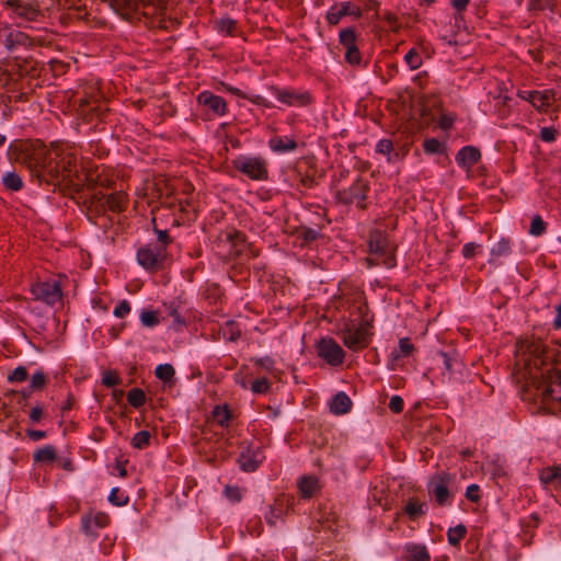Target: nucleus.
<instances>
[{
  "instance_id": "54",
  "label": "nucleus",
  "mask_w": 561,
  "mask_h": 561,
  "mask_svg": "<svg viewBox=\"0 0 561 561\" xmlns=\"http://www.w3.org/2000/svg\"><path fill=\"white\" fill-rule=\"evenodd\" d=\"M546 231V222L542 220L541 216L536 215L533 217L529 233L536 237L541 236Z\"/></svg>"
},
{
  "instance_id": "12",
  "label": "nucleus",
  "mask_w": 561,
  "mask_h": 561,
  "mask_svg": "<svg viewBox=\"0 0 561 561\" xmlns=\"http://www.w3.org/2000/svg\"><path fill=\"white\" fill-rule=\"evenodd\" d=\"M268 90L283 104L287 106L305 107L313 103L314 99L309 91H297L294 89L270 85Z\"/></svg>"
},
{
  "instance_id": "39",
  "label": "nucleus",
  "mask_w": 561,
  "mask_h": 561,
  "mask_svg": "<svg viewBox=\"0 0 561 561\" xmlns=\"http://www.w3.org/2000/svg\"><path fill=\"white\" fill-rule=\"evenodd\" d=\"M56 458V449L51 445H46L37 449L33 455L35 462H53Z\"/></svg>"
},
{
  "instance_id": "44",
  "label": "nucleus",
  "mask_w": 561,
  "mask_h": 561,
  "mask_svg": "<svg viewBox=\"0 0 561 561\" xmlns=\"http://www.w3.org/2000/svg\"><path fill=\"white\" fill-rule=\"evenodd\" d=\"M154 375L164 383L172 382L175 375V369L171 364H161L157 366Z\"/></svg>"
},
{
  "instance_id": "14",
  "label": "nucleus",
  "mask_w": 561,
  "mask_h": 561,
  "mask_svg": "<svg viewBox=\"0 0 561 561\" xmlns=\"http://www.w3.org/2000/svg\"><path fill=\"white\" fill-rule=\"evenodd\" d=\"M61 173L62 171H60L57 165V161L55 160L53 152L49 151L46 157V161L41 165L34 178L39 184L45 183L53 186H60L61 184L66 185L65 175Z\"/></svg>"
},
{
  "instance_id": "33",
  "label": "nucleus",
  "mask_w": 561,
  "mask_h": 561,
  "mask_svg": "<svg viewBox=\"0 0 561 561\" xmlns=\"http://www.w3.org/2000/svg\"><path fill=\"white\" fill-rule=\"evenodd\" d=\"M287 504L284 499H276L274 504L268 507V512L265 514V520L268 525L275 526L277 520L283 518Z\"/></svg>"
},
{
  "instance_id": "59",
  "label": "nucleus",
  "mask_w": 561,
  "mask_h": 561,
  "mask_svg": "<svg viewBox=\"0 0 561 561\" xmlns=\"http://www.w3.org/2000/svg\"><path fill=\"white\" fill-rule=\"evenodd\" d=\"M551 7V0H528V10L530 11H543Z\"/></svg>"
},
{
  "instance_id": "63",
  "label": "nucleus",
  "mask_w": 561,
  "mask_h": 561,
  "mask_svg": "<svg viewBox=\"0 0 561 561\" xmlns=\"http://www.w3.org/2000/svg\"><path fill=\"white\" fill-rule=\"evenodd\" d=\"M225 495L232 502H239L242 499V493L239 486L227 485Z\"/></svg>"
},
{
  "instance_id": "15",
  "label": "nucleus",
  "mask_w": 561,
  "mask_h": 561,
  "mask_svg": "<svg viewBox=\"0 0 561 561\" xmlns=\"http://www.w3.org/2000/svg\"><path fill=\"white\" fill-rule=\"evenodd\" d=\"M31 293L36 300L54 306L62 298L60 283L57 280L37 282L31 287Z\"/></svg>"
},
{
  "instance_id": "24",
  "label": "nucleus",
  "mask_w": 561,
  "mask_h": 561,
  "mask_svg": "<svg viewBox=\"0 0 561 561\" xmlns=\"http://www.w3.org/2000/svg\"><path fill=\"white\" fill-rule=\"evenodd\" d=\"M481 159V152L477 147L465 146L456 154V162L460 168L470 170Z\"/></svg>"
},
{
  "instance_id": "50",
  "label": "nucleus",
  "mask_w": 561,
  "mask_h": 561,
  "mask_svg": "<svg viewBox=\"0 0 561 561\" xmlns=\"http://www.w3.org/2000/svg\"><path fill=\"white\" fill-rule=\"evenodd\" d=\"M46 383H47V376L45 375L44 371L38 370L32 376L30 388H31V390H34V391H41L45 388Z\"/></svg>"
},
{
  "instance_id": "51",
  "label": "nucleus",
  "mask_w": 561,
  "mask_h": 561,
  "mask_svg": "<svg viewBox=\"0 0 561 561\" xmlns=\"http://www.w3.org/2000/svg\"><path fill=\"white\" fill-rule=\"evenodd\" d=\"M423 149L426 153L430 154L444 152L443 144L436 138L425 139L423 142Z\"/></svg>"
},
{
  "instance_id": "20",
  "label": "nucleus",
  "mask_w": 561,
  "mask_h": 561,
  "mask_svg": "<svg viewBox=\"0 0 561 561\" xmlns=\"http://www.w3.org/2000/svg\"><path fill=\"white\" fill-rule=\"evenodd\" d=\"M5 7L12 9L18 16L23 18L30 22L37 21L38 18L44 16L35 2L23 0H7Z\"/></svg>"
},
{
  "instance_id": "31",
  "label": "nucleus",
  "mask_w": 561,
  "mask_h": 561,
  "mask_svg": "<svg viewBox=\"0 0 561 561\" xmlns=\"http://www.w3.org/2000/svg\"><path fill=\"white\" fill-rule=\"evenodd\" d=\"M80 108L82 113L87 116V118L91 122L93 117H98L100 119H103L105 116V113L107 112V108L103 106L100 102H93L90 103L88 100H82L80 102Z\"/></svg>"
},
{
  "instance_id": "23",
  "label": "nucleus",
  "mask_w": 561,
  "mask_h": 561,
  "mask_svg": "<svg viewBox=\"0 0 561 561\" xmlns=\"http://www.w3.org/2000/svg\"><path fill=\"white\" fill-rule=\"evenodd\" d=\"M197 101L199 104L208 107L214 114L222 116L227 111V103L220 95H216L209 91L199 93Z\"/></svg>"
},
{
  "instance_id": "32",
  "label": "nucleus",
  "mask_w": 561,
  "mask_h": 561,
  "mask_svg": "<svg viewBox=\"0 0 561 561\" xmlns=\"http://www.w3.org/2000/svg\"><path fill=\"white\" fill-rule=\"evenodd\" d=\"M298 489L301 497L310 499L319 489V480L313 476H305L299 480Z\"/></svg>"
},
{
  "instance_id": "48",
  "label": "nucleus",
  "mask_w": 561,
  "mask_h": 561,
  "mask_svg": "<svg viewBox=\"0 0 561 561\" xmlns=\"http://www.w3.org/2000/svg\"><path fill=\"white\" fill-rule=\"evenodd\" d=\"M151 435L148 431H139L131 438V446L137 449H145L150 444Z\"/></svg>"
},
{
  "instance_id": "64",
  "label": "nucleus",
  "mask_w": 561,
  "mask_h": 561,
  "mask_svg": "<svg viewBox=\"0 0 561 561\" xmlns=\"http://www.w3.org/2000/svg\"><path fill=\"white\" fill-rule=\"evenodd\" d=\"M253 362L256 366H260L267 371H272L274 369L275 360L271 356L255 358Z\"/></svg>"
},
{
  "instance_id": "53",
  "label": "nucleus",
  "mask_w": 561,
  "mask_h": 561,
  "mask_svg": "<svg viewBox=\"0 0 561 561\" xmlns=\"http://www.w3.org/2000/svg\"><path fill=\"white\" fill-rule=\"evenodd\" d=\"M271 383L267 378L262 377L253 380L251 383V391L257 394H265L270 391Z\"/></svg>"
},
{
  "instance_id": "58",
  "label": "nucleus",
  "mask_w": 561,
  "mask_h": 561,
  "mask_svg": "<svg viewBox=\"0 0 561 561\" xmlns=\"http://www.w3.org/2000/svg\"><path fill=\"white\" fill-rule=\"evenodd\" d=\"M108 501L116 506H123L128 503V496L119 491L118 488L112 489Z\"/></svg>"
},
{
  "instance_id": "42",
  "label": "nucleus",
  "mask_w": 561,
  "mask_h": 561,
  "mask_svg": "<svg viewBox=\"0 0 561 561\" xmlns=\"http://www.w3.org/2000/svg\"><path fill=\"white\" fill-rule=\"evenodd\" d=\"M224 339L230 342H236L241 336V330L234 321H227L221 328Z\"/></svg>"
},
{
  "instance_id": "57",
  "label": "nucleus",
  "mask_w": 561,
  "mask_h": 561,
  "mask_svg": "<svg viewBox=\"0 0 561 561\" xmlns=\"http://www.w3.org/2000/svg\"><path fill=\"white\" fill-rule=\"evenodd\" d=\"M141 323L145 327H154L159 324V318L156 311L152 310H142L140 313Z\"/></svg>"
},
{
  "instance_id": "22",
  "label": "nucleus",
  "mask_w": 561,
  "mask_h": 561,
  "mask_svg": "<svg viewBox=\"0 0 561 561\" xmlns=\"http://www.w3.org/2000/svg\"><path fill=\"white\" fill-rule=\"evenodd\" d=\"M518 96L530 102L538 111H546L554 100V92L553 90L520 91Z\"/></svg>"
},
{
  "instance_id": "19",
  "label": "nucleus",
  "mask_w": 561,
  "mask_h": 561,
  "mask_svg": "<svg viewBox=\"0 0 561 561\" xmlns=\"http://www.w3.org/2000/svg\"><path fill=\"white\" fill-rule=\"evenodd\" d=\"M110 524V516L103 512L88 513L81 518V528L87 536L96 537L99 530Z\"/></svg>"
},
{
  "instance_id": "46",
  "label": "nucleus",
  "mask_w": 561,
  "mask_h": 561,
  "mask_svg": "<svg viewBox=\"0 0 561 561\" xmlns=\"http://www.w3.org/2000/svg\"><path fill=\"white\" fill-rule=\"evenodd\" d=\"M512 253L511 240L508 238H501L499 242L491 249L492 256H508Z\"/></svg>"
},
{
  "instance_id": "8",
  "label": "nucleus",
  "mask_w": 561,
  "mask_h": 561,
  "mask_svg": "<svg viewBox=\"0 0 561 561\" xmlns=\"http://www.w3.org/2000/svg\"><path fill=\"white\" fill-rule=\"evenodd\" d=\"M168 250L156 247L150 242L137 251V262L150 273H157L165 267Z\"/></svg>"
},
{
  "instance_id": "25",
  "label": "nucleus",
  "mask_w": 561,
  "mask_h": 561,
  "mask_svg": "<svg viewBox=\"0 0 561 561\" xmlns=\"http://www.w3.org/2000/svg\"><path fill=\"white\" fill-rule=\"evenodd\" d=\"M401 514L407 515L411 522H415L426 515V504L415 496L409 497L397 516Z\"/></svg>"
},
{
  "instance_id": "7",
  "label": "nucleus",
  "mask_w": 561,
  "mask_h": 561,
  "mask_svg": "<svg viewBox=\"0 0 561 561\" xmlns=\"http://www.w3.org/2000/svg\"><path fill=\"white\" fill-rule=\"evenodd\" d=\"M369 191V182L362 176H357L348 187L336 191L335 199L339 204L345 206L355 204L357 208L365 210L367 208L366 199Z\"/></svg>"
},
{
  "instance_id": "56",
  "label": "nucleus",
  "mask_w": 561,
  "mask_h": 561,
  "mask_svg": "<svg viewBox=\"0 0 561 561\" xmlns=\"http://www.w3.org/2000/svg\"><path fill=\"white\" fill-rule=\"evenodd\" d=\"M122 382L121 377L115 370H107L103 374L102 377V385L112 388L114 386H117Z\"/></svg>"
},
{
  "instance_id": "6",
  "label": "nucleus",
  "mask_w": 561,
  "mask_h": 561,
  "mask_svg": "<svg viewBox=\"0 0 561 561\" xmlns=\"http://www.w3.org/2000/svg\"><path fill=\"white\" fill-rule=\"evenodd\" d=\"M158 0H107L108 5L123 19H140L153 16L157 11Z\"/></svg>"
},
{
  "instance_id": "28",
  "label": "nucleus",
  "mask_w": 561,
  "mask_h": 561,
  "mask_svg": "<svg viewBox=\"0 0 561 561\" xmlns=\"http://www.w3.org/2000/svg\"><path fill=\"white\" fill-rule=\"evenodd\" d=\"M470 3V0H450V4L454 12V27L457 32L467 31V22L465 19V12Z\"/></svg>"
},
{
  "instance_id": "17",
  "label": "nucleus",
  "mask_w": 561,
  "mask_h": 561,
  "mask_svg": "<svg viewBox=\"0 0 561 561\" xmlns=\"http://www.w3.org/2000/svg\"><path fill=\"white\" fill-rule=\"evenodd\" d=\"M356 32L354 27H346L340 31L339 42L345 48V61L352 66H358L362 61V54L356 45Z\"/></svg>"
},
{
  "instance_id": "29",
  "label": "nucleus",
  "mask_w": 561,
  "mask_h": 561,
  "mask_svg": "<svg viewBox=\"0 0 561 561\" xmlns=\"http://www.w3.org/2000/svg\"><path fill=\"white\" fill-rule=\"evenodd\" d=\"M539 480L545 485L561 489V465L542 468L539 471Z\"/></svg>"
},
{
  "instance_id": "27",
  "label": "nucleus",
  "mask_w": 561,
  "mask_h": 561,
  "mask_svg": "<svg viewBox=\"0 0 561 561\" xmlns=\"http://www.w3.org/2000/svg\"><path fill=\"white\" fill-rule=\"evenodd\" d=\"M404 561H431V554L424 543L409 542L404 546Z\"/></svg>"
},
{
  "instance_id": "30",
  "label": "nucleus",
  "mask_w": 561,
  "mask_h": 561,
  "mask_svg": "<svg viewBox=\"0 0 561 561\" xmlns=\"http://www.w3.org/2000/svg\"><path fill=\"white\" fill-rule=\"evenodd\" d=\"M352 409V400L343 392H337L331 400L330 411L335 415L346 414Z\"/></svg>"
},
{
  "instance_id": "37",
  "label": "nucleus",
  "mask_w": 561,
  "mask_h": 561,
  "mask_svg": "<svg viewBox=\"0 0 561 561\" xmlns=\"http://www.w3.org/2000/svg\"><path fill=\"white\" fill-rule=\"evenodd\" d=\"M216 30L221 34L234 36L238 33V22L231 18H221L216 21Z\"/></svg>"
},
{
  "instance_id": "16",
  "label": "nucleus",
  "mask_w": 561,
  "mask_h": 561,
  "mask_svg": "<svg viewBox=\"0 0 561 561\" xmlns=\"http://www.w3.org/2000/svg\"><path fill=\"white\" fill-rule=\"evenodd\" d=\"M55 160L57 161V165L60 171H62V175H65L66 185L79 186V183H75V178H79L78 175V160L77 156L73 152H53Z\"/></svg>"
},
{
  "instance_id": "62",
  "label": "nucleus",
  "mask_w": 561,
  "mask_h": 561,
  "mask_svg": "<svg viewBox=\"0 0 561 561\" xmlns=\"http://www.w3.org/2000/svg\"><path fill=\"white\" fill-rule=\"evenodd\" d=\"M388 407L391 412L399 414L403 411L404 408L403 399L400 396H393L391 397Z\"/></svg>"
},
{
  "instance_id": "34",
  "label": "nucleus",
  "mask_w": 561,
  "mask_h": 561,
  "mask_svg": "<svg viewBox=\"0 0 561 561\" xmlns=\"http://www.w3.org/2000/svg\"><path fill=\"white\" fill-rule=\"evenodd\" d=\"M268 146L275 152L294 151L298 147L295 139L278 136L271 138Z\"/></svg>"
},
{
  "instance_id": "52",
  "label": "nucleus",
  "mask_w": 561,
  "mask_h": 561,
  "mask_svg": "<svg viewBox=\"0 0 561 561\" xmlns=\"http://www.w3.org/2000/svg\"><path fill=\"white\" fill-rule=\"evenodd\" d=\"M296 180L304 188L308 190L313 188L318 184L314 175L308 173L304 174L298 169H296Z\"/></svg>"
},
{
  "instance_id": "60",
  "label": "nucleus",
  "mask_w": 561,
  "mask_h": 561,
  "mask_svg": "<svg viewBox=\"0 0 561 561\" xmlns=\"http://www.w3.org/2000/svg\"><path fill=\"white\" fill-rule=\"evenodd\" d=\"M558 130L554 127H542L539 137L542 141L552 142L556 140Z\"/></svg>"
},
{
  "instance_id": "35",
  "label": "nucleus",
  "mask_w": 561,
  "mask_h": 561,
  "mask_svg": "<svg viewBox=\"0 0 561 561\" xmlns=\"http://www.w3.org/2000/svg\"><path fill=\"white\" fill-rule=\"evenodd\" d=\"M393 151V142L391 139H380L376 145V152L379 154H387V161L390 163L397 162L401 159L399 152L391 153Z\"/></svg>"
},
{
  "instance_id": "10",
  "label": "nucleus",
  "mask_w": 561,
  "mask_h": 561,
  "mask_svg": "<svg viewBox=\"0 0 561 561\" xmlns=\"http://www.w3.org/2000/svg\"><path fill=\"white\" fill-rule=\"evenodd\" d=\"M232 167L253 181H265L268 179L267 164L262 157L240 156L232 160Z\"/></svg>"
},
{
  "instance_id": "1",
  "label": "nucleus",
  "mask_w": 561,
  "mask_h": 561,
  "mask_svg": "<svg viewBox=\"0 0 561 561\" xmlns=\"http://www.w3.org/2000/svg\"><path fill=\"white\" fill-rule=\"evenodd\" d=\"M516 365L523 367L528 385L541 390L542 401L557 402L561 411V350L546 346L541 341L523 342Z\"/></svg>"
},
{
  "instance_id": "40",
  "label": "nucleus",
  "mask_w": 561,
  "mask_h": 561,
  "mask_svg": "<svg viewBox=\"0 0 561 561\" xmlns=\"http://www.w3.org/2000/svg\"><path fill=\"white\" fill-rule=\"evenodd\" d=\"M466 535H467V527L462 524H459V525L448 529L447 540L450 546L457 547V546H459L460 541L465 538Z\"/></svg>"
},
{
  "instance_id": "36",
  "label": "nucleus",
  "mask_w": 561,
  "mask_h": 561,
  "mask_svg": "<svg viewBox=\"0 0 561 561\" xmlns=\"http://www.w3.org/2000/svg\"><path fill=\"white\" fill-rule=\"evenodd\" d=\"M415 347L409 337H402L399 340V352L391 353V369H394V363L401 356H410L414 352Z\"/></svg>"
},
{
  "instance_id": "41",
  "label": "nucleus",
  "mask_w": 561,
  "mask_h": 561,
  "mask_svg": "<svg viewBox=\"0 0 561 561\" xmlns=\"http://www.w3.org/2000/svg\"><path fill=\"white\" fill-rule=\"evenodd\" d=\"M213 417L218 425L225 427L228 426V422L231 419V411L228 405H216L213 410Z\"/></svg>"
},
{
  "instance_id": "9",
  "label": "nucleus",
  "mask_w": 561,
  "mask_h": 561,
  "mask_svg": "<svg viewBox=\"0 0 561 561\" xmlns=\"http://www.w3.org/2000/svg\"><path fill=\"white\" fill-rule=\"evenodd\" d=\"M369 251L371 254H375L381 257V263L387 268H392L396 266V256H394V247L390 243L389 238L386 231L382 230H374L369 233L368 240Z\"/></svg>"
},
{
  "instance_id": "38",
  "label": "nucleus",
  "mask_w": 561,
  "mask_h": 561,
  "mask_svg": "<svg viewBox=\"0 0 561 561\" xmlns=\"http://www.w3.org/2000/svg\"><path fill=\"white\" fill-rule=\"evenodd\" d=\"M2 184L8 191L12 192H18L23 188L22 178L14 171L3 175Z\"/></svg>"
},
{
  "instance_id": "11",
  "label": "nucleus",
  "mask_w": 561,
  "mask_h": 561,
  "mask_svg": "<svg viewBox=\"0 0 561 561\" xmlns=\"http://www.w3.org/2000/svg\"><path fill=\"white\" fill-rule=\"evenodd\" d=\"M454 481V476L447 471L436 472L428 482V493L435 499L438 506H445L449 503L451 493L449 484Z\"/></svg>"
},
{
  "instance_id": "43",
  "label": "nucleus",
  "mask_w": 561,
  "mask_h": 561,
  "mask_svg": "<svg viewBox=\"0 0 561 561\" xmlns=\"http://www.w3.org/2000/svg\"><path fill=\"white\" fill-rule=\"evenodd\" d=\"M127 401L133 408L139 409L146 403V393L140 388H133L127 393Z\"/></svg>"
},
{
  "instance_id": "4",
  "label": "nucleus",
  "mask_w": 561,
  "mask_h": 561,
  "mask_svg": "<svg viewBox=\"0 0 561 561\" xmlns=\"http://www.w3.org/2000/svg\"><path fill=\"white\" fill-rule=\"evenodd\" d=\"M184 215L185 207L181 201L163 202L152 210L151 224L157 234L156 247L168 250V247L173 243V238L169 233V226H181L184 221Z\"/></svg>"
},
{
  "instance_id": "13",
  "label": "nucleus",
  "mask_w": 561,
  "mask_h": 561,
  "mask_svg": "<svg viewBox=\"0 0 561 561\" xmlns=\"http://www.w3.org/2000/svg\"><path fill=\"white\" fill-rule=\"evenodd\" d=\"M316 348L318 356L330 366H340L343 364L345 352L334 339H320Z\"/></svg>"
},
{
  "instance_id": "3",
  "label": "nucleus",
  "mask_w": 561,
  "mask_h": 561,
  "mask_svg": "<svg viewBox=\"0 0 561 561\" xmlns=\"http://www.w3.org/2000/svg\"><path fill=\"white\" fill-rule=\"evenodd\" d=\"M213 253L225 263L249 261L260 255V250L248 242L245 234L233 227L218 232L211 242Z\"/></svg>"
},
{
  "instance_id": "2",
  "label": "nucleus",
  "mask_w": 561,
  "mask_h": 561,
  "mask_svg": "<svg viewBox=\"0 0 561 561\" xmlns=\"http://www.w3.org/2000/svg\"><path fill=\"white\" fill-rule=\"evenodd\" d=\"M107 180H102L99 175L85 176L87 191L89 192L82 201V206L90 221L96 222V218L103 216L107 210L119 214L127 207L128 197L124 191H116L111 194H105L99 186H105Z\"/></svg>"
},
{
  "instance_id": "21",
  "label": "nucleus",
  "mask_w": 561,
  "mask_h": 561,
  "mask_svg": "<svg viewBox=\"0 0 561 561\" xmlns=\"http://www.w3.org/2000/svg\"><path fill=\"white\" fill-rule=\"evenodd\" d=\"M347 15L359 19L362 16V10L359 7L354 5L351 2H341L340 4H334L330 8L325 19L330 25H337L341 19Z\"/></svg>"
},
{
  "instance_id": "61",
  "label": "nucleus",
  "mask_w": 561,
  "mask_h": 561,
  "mask_svg": "<svg viewBox=\"0 0 561 561\" xmlns=\"http://www.w3.org/2000/svg\"><path fill=\"white\" fill-rule=\"evenodd\" d=\"M466 499L470 502L478 503L481 499L480 488L478 484H471L466 490Z\"/></svg>"
},
{
  "instance_id": "47",
  "label": "nucleus",
  "mask_w": 561,
  "mask_h": 561,
  "mask_svg": "<svg viewBox=\"0 0 561 561\" xmlns=\"http://www.w3.org/2000/svg\"><path fill=\"white\" fill-rule=\"evenodd\" d=\"M238 463L240 468L245 472H253L259 467L257 460L253 456L247 454L240 455L238 458Z\"/></svg>"
},
{
  "instance_id": "5",
  "label": "nucleus",
  "mask_w": 561,
  "mask_h": 561,
  "mask_svg": "<svg viewBox=\"0 0 561 561\" xmlns=\"http://www.w3.org/2000/svg\"><path fill=\"white\" fill-rule=\"evenodd\" d=\"M49 151L45 145L39 141H20L11 145L9 149L10 160L24 165L32 178L37 173L41 165L46 161Z\"/></svg>"
},
{
  "instance_id": "18",
  "label": "nucleus",
  "mask_w": 561,
  "mask_h": 561,
  "mask_svg": "<svg viewBox=\"0 0 561 561\" xmlns=\"http://www.w3.org/2000/svg\"><path fill=\"white\" fill-rule=\"evenodd\" d=\"M340 334L343 344L353 352L362 351L369 345L367 332L362 327L346 325Z\"/></svg>"
},
{
  "instance_id": "55",
  "label": "nucleus",
  "mask_w": 561,
  "mask_h": 561,
  "mask_svg": "<svg viewBox=\"0 0 561 561\" xmlns=\"http://www.w3.org/2000/svg\"><path fill=\"white\" fill-rule=\"evenodd\" d=\"M28 373L25 366L16 367L12 373L8 375L9 382H23L27 379Z\"/></svg>"
},
{
  "instance_id": "26",
  "label": "nucleus",
  "mask_w": 561,
  "mask_h": 561,
  "mask_svg": "<svg viewBox=\"0 0 561 561\" xmlns=\"http://www.w3.org/2000/svg\"><path fill=\"white\" fill-rule=\"evenodd\" d=\"M157 13L153 16H149L150 19H152V25L165 31L176 28L180 22L175 18H170L165 15V7L162 4V0L157 1Z\"/></svg>"
},
{
  "instance_id": "49",
  "label": "nucleus",
  "mask_w": 561,
  "mask_h": 561,
  "mask_svg": "<svg viewBox=\"0 0 561 561\" xmlns=\"http://www.w3.org/2000/svg\"><path fill=\"white\" fill-rule=\"evenodd\" d=\"M404 61L411 70H416L422 66V58L415 48H411L404 56Z\"/></svg>"
},
{
  "instance_id": "45",
  "label": "nucleus",
  "mask_w": 561,
  "mask_h": 561,
  "mask_svg": "<svg viewBox=\"0 0 561 561\" xmlns=\"http://www.w3.org/2000/svg\"><path fill=\"white\" fill-rule=\"evenodd\" d=\"M298 238L304 241L302 244H309L321 237L320 229H313L306 226H301L298 231Z\"/></svg>"
}]
</instances>
